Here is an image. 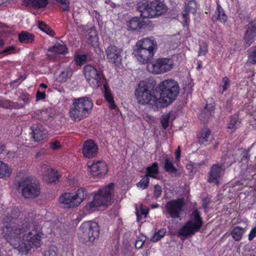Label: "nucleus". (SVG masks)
I'll return each mask as SVG.
<instances>
[{
	"label": "nucleus",
	"instance_id": "nucleus-38",
	"mask_svg": "<svg viewBox=\"0 0 256 256\" xmlns=\"http://www.w3.org/2000/svg\"><path fill=\"white\" fill-rule=\"evenodd\" d=\"M16 51V47L14 46H10L4 48L2 51H0V54L4 56L8 55L10 54H14Z\"/></svg>",
	"mask_w": 256,
	"mask_h": 256
},
{
	"label": "nucleus",
	"instance_id": "nucleus-12",
	"mask_svg": "<svg viewBox=\"0 0 256 256\" xmlns=\"http://www.w3.org/2000/svg\"><path fill=\"white\" fill-rule=\"evenodd\" d=\"M81 236L85 242H93L100 235L98 226L96 222H86L80 227Z\"/></svg>",
	"mask_w": 256,
	"mask_h": 256
},
{
	"label": "nucleus",
	"instance_id": "nucleus-62",
	"mask_svg": "<svg viewBox=\"0 0 256 256\" xmlns=\"http://www.w3.org/2000/svg\"><path fill=\"white\" fill-rule=\"evenodd\" d=\"M5 148L4 145L2 144L0 142V154L2 153V152L4 151Z\"/></svg>",
	"mask_w": 256,
	"mask_h": 256
},
{
	"label": "nucleus",
	"instance_id": "nucleus-22",
	"mask_svg": "<svg viewBox=\"0 0 256 256\" xmlns=\"http://www.w3.org/2000/svg\"><path fill=\"white\" fill-rule=\"evenodd\" d=\"M104 94L105 99L109 104L110 108L111 109H115L116 106L114 104V98L112 96L110 87L106 84H104Z\"/></svg>",
	"mask_w": 256,
	"mask_h": 256
},
{
	"label": "nucleus",
	"instance_id": "nucleus-28",
	"mask_svg": "<svg viewBox=\"0 0 256 256\" xmlns=\"http://www.w3.org/2000/svg\"><path fill=\"white\" fill-rule=\"evenodd\" d=\"M34 34L27 32H22L18 34V39L20 42L24 44L32 43L34 40Z\"/></svg>",
	"mask_w": 256,
	"mask_h": 256
},
{
	"label": "nucleus",
	"instance_id": "nucleus-55",
	"mask_svg": "<svg viewBox=\"0 0 256 256\" xmlns=\"http://www.w3.org/2000/svg\"><path fill=\"white\" fill-rule=\"evenodd\" d=\"M160 238H160V236L158 234L157 232H155L154 234L152 237V238L151 240L153 242H156L158 240H159Z\"/></svg>",
	"mask_w": 256,
	"mask_h": 256
},
{
	"label": "nucleus",
	"instance_id": "nucleus-17",
	"mask_svg": "<svg viewBox=\"0 0 256 256\" xmlns=\"http://www.w3.org/2000/svg\"><path fill=\"white\" fill-rule=\"evenodd\" d=\"M82 152L85 158H92L98 154V146L93 140H87L83 144Z\"/></svg>",
	"mask_w": 256,
	"mask_h": 256
},
{
	"label": "nucleus",
	"instance_id": "nucleus-42",
	"mask_svg": "<svg viewBox=\"0 0 256 256\" xmlns=\"http://www.w3.org/2000/svg\"><path fill=\"white\" fill-rule=\"evenodd\" d=\"M153 28L152 22L148 20L140 21V29L150 30Z\"/></svg>",
	"mask_w": 256,
	"mask_h": 256
},
{
	"label": "nucleus",
	"instance_id": "nucleus-58",
	"mask_svg": "<svg viewBox=\"0 0 256 256\" xmlns=\"http://www.w3.org/2000/svg\"><path fill=\"white\" fill-rule=\"evenodd\" d=\"M44 154V150H41L38 152L36 154V158L38 160L40 158L41 156H42Z\"/></svg>",
	"mask_w": 256,
	"mask_h": 256
},
{
	"label": "nucleus",
	"instance_id": "nucleus-64",
	"mask_svg": "<svg viewBox=\"0 0 256 256\" xmlns=\"http://www.w3.org/2000/svg\"><path fill=\"white\" fill-rule=\"evenodd\" d=\"M4 45V42L0 38V47H2Z\"/></svg>",
	"mask_w": 256,
	"mask_h": 256
},
{
	"label": "nucleus",
	"instance_id": "nucleus-20",
	"mask_svg": "<svg viewBox=\"0 0 256 256\" xmlns=\"http://www.w3.org/2000/svg\"><path fill=\"white\" fill-rule=\"evenodd\" d=\"M246 28L244 40L247 46H250L254 42L256 36V27L252 24H248L246 26Z\"/></svg>",
	"mask_w": 256,
	"mask_h": 256
},
{
	"label": "nucleus",
	"instance_id": "nucleus-45",
	"mask_svg": "<svg viewBox=\"0 0 256 256\" xmlns=\"http://www.w3.org/2000/svg\"><path fill=\"white\" fill-rule=\"evenodd\" d=\"M238 151L239 152H241V155L242 156L241 160H248L250 157V155L248 154V151L245 149H238Z\"/></svg>",
	"mask_w": 256,
	"mask_h": 256
},
{
	"label": "nucleus",
	"instance_id": "nucleus-15",
	"mask_svg": "<svg viewBox=\"0 0 256 256\" xmlns=\"http://www.w3.org/2000/svg\"><path fill=\"white\" fill-rule=\"evenodd\" d=\"M226 168V166L223 163L213 164L209 173L208 182L210 183H214L218 185L220 178L224 174Z\"/></svg>",
	"mask_w": 256,
	"mask_h": 256
},
{
	"label": "nucleus",
	"instance_id": "nucleus-13",
	"mask_svg": "<svg viewBox=\"0 0 256 256\" xmlns=\"http://www.w3.org/2000/svg\"><path fill=\"white\" fill-rule=\"evenodd\" d=\"M173 66L172 60L170 58H159L155 61L148 64L147 68L149 72L160 74L170 70Z\"/></svg>",
	"mask_w": 256,
	"mask_h": 256
},
{
	"label": "nucleus",
	"instance_id": "nucleus-57",
	"mask_svg": "<svg viewBox=\"0 0 256 256\" xmlns=\"http://www.w3.org/2000/svg\"><path fill=\"white\" fill-rule=\"evenodd\" d=\"M176 160H179L180 157V146L178 147L177 150L176 152Z\"/></svg>",
	"mask_w": 256,
	"mask_h": 256
},
{
	"label": "nucleus",
	"instance_id": "nucleus-16",
	"mask_svg": "<svg viewBox=\"0 0 256 256\" xmlns=\"http://www.w3.org/2000/svg\"><path fill=\"white\" fill-rule=\"evenodd\" d=\"M122 52L121 48L112 45L109 46L106 51L107 58L115 66H118L121 63Z\"/></svg>",
	"mask_w": 256,
	"mask_h": 256
},
{
	"label": "nucleus",
	"instance_id": "nucleus-2",
	"mask_svg": "<svg viewBox=\"0 0 256 256\" xmlns=\"http://www.w3.org/2000/svg\"><path fill=\"white\" fill-rule=\"evenodd\" d=\"M156 82L152 79L145 80L140 82L135 91V95L139 104H150L154 110L161 108L160 102L154 88Z\"/></svg>",
	"mask_w": 256,
	"mask_h": 256
},
{
	"label": "nucleus",
	"instance_id": "nucleus-53",
	"mask_svg": "<svg viewBox=\"0 0 256 256\" xmlns=\"http://www.w3.org/2000/svg\"><path fill=\"white\" fill-rule=\"evenodd\" d=\"M46 97V94L44 92H40V90H38L36 94V98L37 100H40L44 99Z\"/></svg>",
	"mask_w": 256,
	"mask_h": 256
},
{
	"label": "nucleus",
	"instance_id": "nucleus-21",
	"mask_svg": "<svg viewBox=\"0 0 256 256\" xmlns=\"http://www.w3.org/2000/svg\"><path fill=\"white\" fill-rule=\"evenodd\" d=\"M212 140V136L210 129L206 128L198 134V142L200 144H206V142H210Z\"/></svg>",
	"mask_w": 256,
	"mask_h": 256
},
{
	"label": "nucleus",
	"instance_id": "nucleus-32",
	"mask_svg": "<svg viewBox=\"0 0 256 256\" xmlns=\"http://www.w3.org/2000/svg\"><path fill=\"white\" fill-rule=\"evenodd\" d=\"M140 20L138 17H134L128 22V26L130 30H135L140 29Z\"/></svg>",
	"mask_w": 256,
	"mask_h": 256
},
{
	"label": "nucleus",
	"instance_id": "nucleus-40",
	"mask_svg": "<svg viewBox=\"0 0 256 256\" xmlns=\"http://www.w3.org/2000/svg\"><path fill=\"white\" fill-rule=\"evenodd\" d=\"M170 112L168 114L162 115L161 118V124L162 128L166 129L168 126L169 120L170 118Z\"/></svg>",
	"mask_w": 256,
	"mask_h": 256
},
{
	"label": "nucleus",
	"instance_id": "nucleus-1",
	"mask_svg": "<svg viewBox=\"0 0 256 256\" xmlns=\"http://www.w3.org/2000/svg\"><path fill=\"white\" fill-rule=\"evenodd\" d=\"M34 218L33 213H21L17 208L3 218V238L20 252L27 253L32 246L40 245L41 232L35 225Z\"/></svg>",
	"mask_w": 256,
	"mask_h": 256
},
{
	"label": "nucleus",
	"instance_id": "nucleus-50",
	"mask_svg": "<svg viewBox=\"0 0 256 256\" xmlns=\"http://www.w3.org/2000/svg\"><path fill=\"white\" fill-rule=\"evenodd\" d=\"M86 56L85 55H79L76 58V60L78 64H80L82 62L86 61Z\"/></svg>",
	"mask_w": 256,
	"mask_h": 256
},
{
	"label": "nucleus",
	"instance_id": "nucleus-11",
	"mask_svg": "<svg viewBox=\"0 0 256 256\" xmlns=\"http://www.w3.org/2000/svg\"><path fill=\"white\" fill-rule=\"evenodd\" d=\"M86 191L84 188H79L76 192L65 193L59 198L60 203L68 208L78 206L86 198Z\"/></svg>",
	"mask_w": 256,
	"mask_h": 256
},
{
	"label": "nucleus",
	"instance_id": "nucleus-59",
	"mask_svg": "<svg viewBox=\"0 0 256 256\" xmlns=\"http://www.w3.org/2000/svg\"><path fill=\"white\" fill-rule=\"evenodd\" d=\"M160 236L161 238H162L166 233V230L164 229H161L159 230L158 232H156Z\"/></svg>",
	"mask_w": 256,
	"mask_h": 256
},
{
	"label": "nucleus",
	"instance_id": "nucleus-47",
	"mask_svg": "<svg viewBox=\"0 0 256 256\" xmlns=\"http://www.w3.org/2000/svg\"><path fill=\"white\" fill-rule=\"evenodd\" d=\"M196 6V3L194 0H190L187 6V8L190 12H195V8Z\"/></svg>",
	"mask_w": 256,
	"mask_h": 256
},
{
	"label": "nucleus",
	"instance_id": "nucleus-24",
	"mask_svg": "<svg viewBox=\"0 0 256 256\" xmlns=\"http://www.w3.org/2000/svg\"><path fill=\"white\" fill-rule=\"evenodd\" d=\"M24 2L27 6L37 8H45L48 3L47 0H24Z\"/></svg>",
	"mask_w": 256,
	"mask_h": 256
},
{
	"label": "nucleus",
	"instance_id": "nucleus-4",
	"mask_svg": "<svg viewBox=\"0 0 256 256\" xmlns=\"http://www.w3.org/2000/svg\"><path fill=\"white\" fill-rule=\"evenodd\" d=\"M134 49L138 60L142 64H146L150 60L154 52L158 50V44L153 37L145 38L138 40Z\"/></svg>",
	"mask_w": 256,
	"mask_h": 256
},
{
	"label": "nucleus",
	"instance_id": "nucleus-35",
	"mask_svg": "<svg viewBox=\"0 0 256 256\" xmlns=\"http://www.w3.org/2000/svg\"><path fill=\"white\" fill-rule=\"evenodd\" d=\"M38 27L40 30L50 36H54V32L45 22L42 21H38Z\"/></svg>",
	"mask_w": 256,
	"mask_h": 256
},
{
	"label": "nucleus",
	"instance_id": "nucleus-37",
	"mask_svg": "<svg viewBox=\"0 0 256 256\" xmlns=\"http://www.w3.org/2000/svg\"><path fill=\"white\" fill-rule=\"evenodd\" d=\"M24 104L18 102H14L10 100H6V108L20 109L24 107Z\"/></svg>",
	"mask_w": 256,
	"mask_h": 256
},
{
	"label": "nucleus",
	"instance_id": "nucleus-31",
	"mask_svg": "<svg viewBox=\"0 0 256 256\" xmlns=\"http://www.w3.org/2000/svg\"><path fill=\"white\" fill-rule=\"evenodd\" d=\"M244 229L240 226L234 227L231 232V234L236 241L240 240L244 232Z\"/></svg>",
	"mask_w": 256,
	"mask_h": 256
},
{
	"label": "nucleus",
	"instance_id": "nucleus-60",
	"mask_svg": "<svg viewBox=\"0 0 256 256\" xmlns=\"http://www.w3.org/2000/svg\"><path fill=\"white\" fill-rule=\"evenodd\" d=\"M141 213L144 217H146L148 214V209L141 208Z\"/></svg>",
	"mask_w": 256,
	"mask_h": 256
},
{
	"label": "nucleus",
	"instance_id": "nucleus-36",
	"mask_svg": "<svg viewBox=\"0 0 256 256\" xmlns=\"http://www.w3.org/2000/svg\"><path fill=\"white\" fill-rule=\"evenodd\" d=\"M165 170L170 173H175L176 168L174 166L172 161L168 158H166L164 162Z\"/></svg>",
	"mask_w": 256,
	"mask_h": 256
},
{
	"label": "nucleus",
	"instance_id": "nucleus-29",
	"mask_svg": "<svg viewBox=\"0 0 256 256\" xmlns=\"http://www.w3.org/2000/svg\"><path fill=\"white\" fill-rule=\"evenodd\" d=\"M11 173V168L7 164L0 161V178L8 177Z\"/></svg>",
	"mask_w": 256,
	"mask_h": 256
},
{
	"label": "nucleus",
	"instance_id": "nucleus-23",
	"mask_svg": "<svg viewBox=\"0 0 256 256\" xmlns=\"http://www.w3.org/2000/svg\"><path fill=\"white\" fill-rule=\"evenodd\" d=\"M67 48L63 43H56L48 49V52L54 54H65L67 52Z\"/></svg>",
	"mask_w": 256,
	"mask_h": 256
},
{
	"label": "nucleus",
	"instance_id": "nucleus-33",
	"mask_svg": "<svg viewBox=\"0 0 256 256\" xmlns=\"http://www.w3.org/2000/svg\"><path fill=\"white\" fill-rule=\"evenodd\" d=\"M158 172V164L156 162L154 163L151 166H148L146 168V176L156 178V176Z\"/></svg>",
	"mask_w": 256,
	"mask_h": 256
},
{
	"label": "nucleus",
	"instance_id": "nucleus-43",
	"mask_svg": "<svg viewBox=\"0 0 256 256\" xmlns=\"http://www.w3.org/2000/svg\"><path fill=\"white\" fill-rule=\"evenodd\" d=\"M199 46L200 48L198 51V55H204L207 52V46L206 44L204 42H200Z\"/></svg>",
	"mask_w": 256,
	"mask_h": 256
},
{
	"label": "nucleus",
	"instance_id": "nucleus-19",
	"mask_svg": "<svg viewBox=\"0 0 256 256\" xmlns=\"http://www.w3.org/2000/svg\"><path fill=\"white\" fill-rule=\"evenodd\" d=\"M32 138L34 142H39L46 138L48 131L41 126L31 127Z\"/></svg>",
	"mask_w": 256,
	"mask_h": 256
},
{
	"label": "nucleus",
	"instance_id": "nucleus-8",
	"mask_svg": "<svg viewBox=\"0 0 256 256\" xmlns=\"http://www.w3.org/2000/svg\"><path fill=\"white\" fill-rule=\"evenodd\" d=\"M18 190L21 192L22 196L26 198H34L40 193L38 182L32 177H25L18 182Z\"/></svg>",
	"mask_w": 256,
	"mask_h": 256
},
{
	"label": "nucleus",
	"instance_id": "nucleus-56",
	"mask_svg": "<svg viewBox=\"0 0 256 256\" xmlns=\"http://www.w3.org/2000/svg\"><path fill=\"white\" fill-rule=\"evenodd\" d=\"M209 203L210 201L208 198H205L202 200V206L205 210L208 208Z\"/></svg>",
	"mask_w": 256,
	"mask_h": 256
},
{
	"label": "nucleus",
	"instance_id": "nucleus-30",
	"mask_svg": "<svg viewBox=\"0 0 256 256\" xmlns=\"http://www.w3.org/2000/svg\"><path fill=\"white\" fill-rule=\"evenodd\" d=\"M240 122L238 120V116L234 115L231 117L230 121L228 124V128L233 132L238 127H240Z\"/></svg>",
	"mask_w": 256,
	"mask_h": 256
},
{
	"label": "nucleus",
	"instance_id": "nucleus-48",
	"mask_svg": "<svg viewBox=\"0 0 256 256\" xmlns=\"http://www.w3.org/2000/svg\"><path fill=\"white\" fill-rule=\"evenodd\" d=\"M248 62L252 64H256V50L252 52L251 55L249 56Z\"/></svg>",
	"mask_w": 256,
	"mask_h": 256
},
{
	"label": "nucleus",
	"instance_id": "nucleus-49",
	"mask_svg": "<svg viewBox=\"0 0 256 256\" xmlns=\"http://www.w3.org/2000/svg\"><path fill=\"white\" fill-rule=\"evenodd\" d=\"M88 42L94 46H96L98 45L97 38L96 36H93L92 35L89 36L88 38Z\"/></svg>",
	"mask_w": 256,
	"mask_h": 256
},
{
	"label": "nucleus",
	"instance_id": "nucleus-10",
	"mask_svg": "<svg viewBox=\"0 0 256 256\" xmlns=\"http://www.w3.org/2000/svg\"><path fill=\"white\" fill-rule=\"evenodd\" d=\"M202 224L200 212L197 209L194 210L192 213L190 220L180 230L179 234L184 236L194 234L200 228Z\"/></svg>",
	"mask_w": 256,
	"mask_h": 256
},
{
	"label": "nucleus",
	"instance_id": "nucleus-7",
	"mask_svg": "<svg viewBox=\"0 0 256 256\" xmlns=\"http://www.w3.org/2000/svg\"><path fill=\"white\" fill-rule=\"evenodd\" d=\"M114 186V184L110 183L96 192L94 194L93 200L86 205V210L94 211L98 208L106 207L110 204Z\"/></svg>",
	"mask_w": 256,
	"mask_h": 256
},
{
	"label": "nucleus",
	"instance_id": "nucleus-25",
	"mask_svg": "<svg viewBox=\"0 0 256 256\" xmlns=\"http://www.w3.org/2000/svg\"><path fill=\"white\" fill-rule=\"evenodd\" d=\"M72 74V69L70 68H66L58 75L57 80L60 83L64 82L71 78Z\"/></svg>",
	"mask_w": 256,
	"mask_h": 256
},
{
	"label": "nucleus",
	"instance_id": "nucleus-26",
	"mask_svg": "<svg viewBox=\"0 0 256 256\" xmlns=\"http://www.w3.org/2000/svg\"><path fill=\"white\" fill-rule=\"evenodd\" d=\"M214 110V106H212L208 107V105L206 106L204 110H202L199 114V119L203 122L207 120L208 119L212 116Z\"/></svg>",
	"mask_w": 256,
	"mask_h": 256
},
{
	"label": "nucleus",
	"instance_id": "nucleus-61",
	"mask_svg": "<svg viewBox=\"0 0 256 256\" xmlns=\"http://www.w3.org/2000/svg\"><path fill=\"white\" fill-rule=\"evenodd\" d=\"M6 100H0V106H2V107L6 108Z\"/></svg>",
	"mask_w": 256,
	"mask_h": 256
},
{
	"label": "nucleus",
	"instance_id": "nucleus-34",
	"mask_svg": "<svg viewBox=\"0 0 256 256\" xmlns=\"http://www.w3.org/2000/svg\"><path fill=\"white\" fill-rule=\"evenodd\" d=\"M216 20H219L222 22H224L227 20V16L226 15L224 10L220 6L219 4H217V8L216 11Z\"/></svg>",
	"mask_w": 256,
	"mask_h": 256
},
{
	"label": "nucleus",
	"instance_id": "nucleus-44",
	"mask_svg": "<svg viewBox=\"0 0 256 256\" xmlns=\"http://www.w3.org/2000/svg\"><path fill=\"white\" fill-rule=\"evenodd\" d=\"M146 240V238L144 236H139L136 242V248L138 249L140 248L143 246Z\"/></svg>",
	"mask_w": 256,
	"mask_h": 256
},
{
	"label": "nucleus",
	"instance_id": "nucleus-54",
	"mask_svg": "<svg viewBox=\"0 0 256 256\" xmlns=\"http://www.w3.org/2000/svg\"><path fill=\"white\" fill-rule=\"evenodd\" d=\"M50 147L52 150H56L60 148V145L59 142H54L51 144Z\"/></svg>",
	"mask_w": 256,
	"mask_h": 256
},
{
	"label": "nucleus",
	"instance_id": "nucleus-18",
	"mask_svg": "<svg viewBox=\"0 0 256 256\" xmlns=\"http://www.w3.org/2000/svg\"><path fill=\"white\" fill-rule=\"evenodd\" d=\"M90 168L92 174L94 176L101 177L104 176L108 172L106 164L102 161H98L90 166Z\"/></svg>",
	"mask_w": 256,
	"mask_h": 256
},
{
	"label": "nucleus",
	"instance_id": "nucleus-3",
	"mask_svg": "<svg viewBox=\"0 0 256 256\" xmlns=\"http://www.w3.org/2000/svg\"><path fill=\"white\" fill-rule=\"evenodd\" d=\"M158 100L161 108L171 104L176 98L180 92L178 82L172 79L161 82L157 86Z\"/></svg>",
	"mask_w": 256,
	"mask_h": 256
},
{
	"label": "nucleus",
	"instance_id": "nucleus-63",
	"mask_svg": "<svg viewBox=\"0 0 256 256\" xmlns=\"http://www.w3.org/2000/svg\"><path fill=\"white\" fill-rule=\"evenodd\" d=\"M22 101H24L25 103H28L29 101V98L28 97L24 96L23 98H22Z\"/></svg>",
	"mask_w": 256,
	"mask_h": 256
},
{
	"label": "nucleus",
	"instance_id": "nucleus-46",
	"mask_svg": "<svg viewBox=\"0 0 256 256\" xmlns=\"http://www.w3.org/2000/svg\"><path fill=\"white\" fill-rule=\"evenodd\" d=\"M162 194V188L158 184H156L154 186V195L156 198H159Z\"/></svg>",
	"mask_w": 256,
	"mask_h": 256
},
{
	"label": "nucleus",
	"instance_id": "nucleus-6",
	"mask_svg": "<svg viewBox=\"0 0 256 256\" xmlns=\"http://www.w3.org/2000/svg\"><path fill=\"white\" fill-rule=\"evenodd\" d=\"M92 106V102L87 97L74 99L70 108V116L74 120L80 121L89 116Z\"/></svg>",
	"mask_w": 256,
	"mask_h": 256
},
{
	"label": "nucleus",
	"instance_id": "nucleus-51",
	"mask_svg": "<svg viewBox=\"0 0 256 256\" xmlns=\"http://www.w3.org/2000/svg\"><path fill=\"white\" fill-rule=\"evenodd\" d=\"M256 236V226L252 229L249 235L248 240L252 241Z\"/></svg>",
	"mask_w": 256,
	"mask_h": 256
},
{
	"label": "nucleus",
	"instance_id": "nucleus-41",
	"mask_svg": "<svg viewBox=\"0 0 256 256\" xmlns=\"http://www.w3.org/2000/svg\"><path fill=\"white\" fill-rule=\"evenodd\" d=\"M58 249L54 246L50 247L48 250L46 251L44 254V256H57Z\"/></svg>",
	"mask_w": 256,
	"mask_h": 256
},
{
	"label": "nucleus",
	"instance_id": "nucleus-27",
	"mask_svg": "<svg viewBox=\"0 0 256 256\" xmlns=\"http://www.w3.org/2000/svg\"><path fill=\"white\" fill-rule=\"evenodd\" d=\"M46 175L47 177L46 180L50 183L56 182L60 176L58 172L53 168L48 169L46 172Z\"/></svg>",
	"mask_w": 256,
	"mask_h": 256
},
{
	"label": "nucleus",
	"instance_id": "nucleus-9",
	"mask_svg": "<svg viewBox=\"0 0 256 256\" xmlns=\"http://www.w3.org/2000/svg\"><path fill=\"white\" fill-rule=\"evenodd\" d=\"M185 201L184 198H179L168 201L163 208V213L166 218L181 220L184 212Z\"/></svg>",
	"mask_w": 256,
	"mask_h": 256
},
{
	"label": "nucleus",
	"instance_id": "nucleus-14",
	"mask_svg": "<svg viewBox=\"0 0 256 256\" xmlns=\"http://www.w3.org/2000/svg\"><path fill=\"white\" fill-rule=\"evenodd\" d=\"M86 78L94 88L100 86L104 78V74L100 70H98L91 65L86 66L84 68Z\"/></svg>",
	"mask_w": 256,
	"mask_h": 256
},
{
	"label": "nucleus",
	"instance_id": "nucleus-52",
	"mask_svg": "<svg viewBox=\"0 0 256 256\" xmlns=\"http://www.w3.org/2000/svg\"><path fill=\"white\" fill-rule=\"evenodd\" d=\"M230 80L229 79L225 76L223 78L222 80V83L224 84V85L222 86L223 87V90L224 91L227 90L228 86L229 84Z\"/></svg>",
	"mask_w": 256,
	"mask_h": 256
},
{
	"label": "nucleus",
	"instance_id": "nucleus-5",
	"mask_svg": "<svg viewBox=\"0 0 256 256\" xmlns=\"http://www.w3.org/2000/svg\"><path fill=\"white\" fill-rule=\"evenodd\" d=\"M138 10L144 18H152L165 13L167 10L166 5L160 0H144L139 2Z\"/></svg>",
	"mask_w": 256,
	"mask_h": 256
},
{
	"label": "nucleus",
	"instance_id": "nucleus-39",
	"mask_svg": "<svg viewBox=\"0 0 256 256\" xmlns=\"http://www.w3.org/2000/svg\"><path fill=\"white\" fill-rule=\"evenodd\" d=\"M149 184V178L148 176H145L140 182L137 184V186L142 190L146 188Z\"/></svg>",
	"mask_w": 256,
	"mask_h": 256
}]
</instances>
